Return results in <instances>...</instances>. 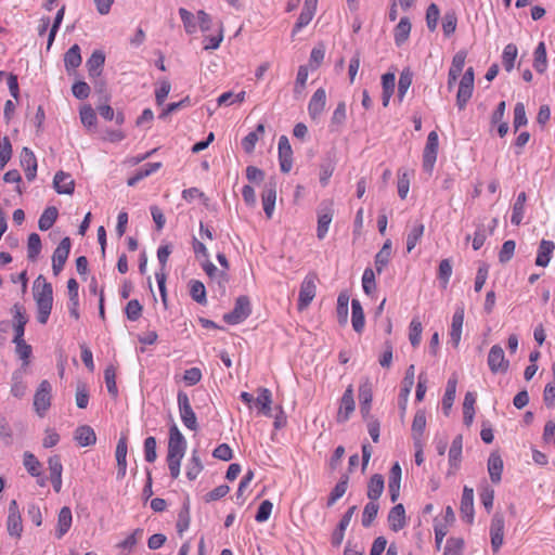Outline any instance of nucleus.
Masks as SVG:
<instances>
[{"label":"nucleus","mask_w":555,"mask_h":555,"mask_svg":"<svg viewBox=\"0 0 555 555\" xmlns=\"http://www.w3.org/2000/svg\"><path fill=\"white\" fill-rule=\"evenodd\" d=\"M34 298L38 309L37 320L40 324H46L53 306V288L42 275L34 283Z\"/></svg>","instance_id":"obj_1"},{"label":"nucleus","mask_w":555,"mask_h":555,"mask_svg":"<svg viewBox=\"0 0 555 555\" xmlns=\"http://www.w3.org/2000/svg\"><path fill=\"white\" fill-rule=\"evenodd\" d=\"M57 215L59 212L55 207L51 206L46 208L38 221L39 229L41 231H48L51 229L56 221Z\"/></svg>","instance_id":"obj_42"},{"label":"nucleus","mask_w":555,"mask_h":555,"mask_svg":"<svg viewBox=\"0 0 555 555\" xmlns=\"http://www.w3.org/2000/svg\"><path fill=\"white\" fill-rule=\"evenodd\" d=\"M411 33V23L408 17H402L395 28V41L397 46H401L406 41Z\"/></svg>","instance_id":"obj_41"},{"label":"nucleus","mask_w":555,"mask_h":555,"mask_svg":"<svg viewBox=\"0 0 555 555\" xmlns=\"http://www.w3.org/2000/svg\"><path fill=\"white\" fill-rule=\"evenodd\" d=\"M423 326L418 319H413L409 327V339L413 347H417L422 339Z\"/></svg>","instance_id":"obj_56"},{"label":"nucleus","mask_w":555,"mask_h":555,"mask_svg":"<svg viewBox=\"0 0 555 555\" xmlns=\"http://www.w3.org/2000/svg\"><path fill=\"white\" fill-rule=\"evenodd\" d=\"M457 16L454 11H448L442 17V30L446 37H450L456 30Z\"/></svg>","instance_id":"obj_49"},{"label":"nucleus","mask_w":555,"mask_h":555,"mask_svg":"<svg viewBox=\"0 0 555 555\" xmlns=\"http://www.w3.org/2000/svg\"><path fill=\"white\" fill-rule=\"evenodd\" d=\"M533 68L540 74L547 68L546 46L543 41L539 42L533 52Z\"/></svg>","instance_id":"obj_36"},{"label":"nucleus","mask_w":555,"mask_h":555,"mask_svg":"<svg viewBox=\"0 0 555 555\" xmlns=\"http://www.w3.org/2000/svg\"><path fill=\"white\" fill-rule=\"evenodd\" d=\"M464 306L459 305L455 308V311L452 317V323L450 328V341L454 347H457L461 341L463 323H464Z\"/></svg>","instance_id":"obj_14"},{"label":"nucleus","mask_w":555,"mask_h":555,"mask_svg":"<svg viewBox=\"0 0 555 555\" xmlns=\"http://www.w3.org/2000/svg\"><path fill=\"white\" fill-rule=\"evenodd\" d=\"M13 343L15 344L17 357L23 361V367H26L29 364V358L33 352L31 346L25 340H13Z\"/></svg>","instance_id":"obj_51"},{"label":"nucleus","mask_w":555,"mask_h":555,"mask_svg":"<svg viewBox=\"0 0 555 555\" xmlns=\"http://www.w3.org/2000/svg\"><path fill=\"white\" fill-rule=\"evenodd\" d=\"M555 249V244L552 241L542 240L539 245L535 264L539 267H546L552 258Z\"/></svg>","instance_id":"obj_27"},{"label":"nucleus","mask_w":555,"mask_h":555,"mask_svg":"<svg viewBox=\"0 0 555 555\" xmlns=\"http://www.w3.org/2000/svg\"><path fill=\"white\" fill-rule=\"evenodd\" d=\"M385 488L384 477L379 474H375L371 477L369 485H367V491L366 495L370 499V501H375L380 498L383 491Z\"/></svg>","instance_id":"obj_30"},{"label":"nucleus","mask_w":555,"mask_h":555,"mask_svg":"<svg viewBox=\"0 0 555 555\" xmlns=\"http://www.w3.org/2000/svg\"><path fill=\"white\" fill-rule=\"evenodd\" d=\"M73 521L72 511L69 507L64 506L61 508L57 517L56 538L61 539L70 529Z\"/></svg>","instance_id":"obj_29"},{"label":"nucleus","mask_w":555,"mask_h":555,"mask_svg":"<svg viewBox=\"0 0 555 555\" xmlns=\"http://www.w3.org/2000/svg\"><path fill=\"white\" fill-rule=\"evenodd\" d=\"M278 151L281 171L285 173L289 172L293 167V150L287 137H280Z\"/></svg>","instance_id":"obj_13"},{"label":"nucleus","mask_w":555,"mask_h":555,"mask_svg":"<svg viewBox=\"0 0 555 555\" xmlns=\"http://www.w3.org/2000/svg\"><path fill=\"white\" fill-rule=\"evenodd\" d=\"M179 15L188 34H194L197 25L194 15L184 8L179 9Z\"/></svg>","instance_id":"obj_58"},{"label":"nucleus","mask_w":555,"mask_h":555,"mask_svg":"<svg viewBox=\"0 0 555 555\" xmlns=\"http://www.w3.org/2000/svg\"><path fill=\"white\" fill-rule=\"evenodd\" d=\"M203 469V465L201 463L199 457L195 454V452L192 454V457L190 460V463L186 466V477L190 480H194L197 478L199 473Z\"/></svg>","instance_id":"obj_62"},{"label":"nucleus","mask_w":555,"mask_h":555,"mask_svg":"<svg viewBox=\"0 0 555 555\" xmlns=\"http://www.w3.org/2000/svg\"><path fill=\"white\" fill-rule=\"evenodd\" d=\"M177 401H178L180 418H181L183 425L190 430H193V431L197 430V428H198L197 417L191 406L189 396L183 391H179L178 396H177Z\"/></svg>","instance_id":"obj_4"},{"label":"nucleus","mask_w":555,"mask_h":555,"mask_svg":"<svg viewBox=\"0 0 555 555\" xmlns=\"http://www.w3.org/2000/svg\"><path fill=\"white\" fill-rule=\"evenodd\" d=\"M251 312L250 300L247 296H240L231 312L223 315L225 323L236 325L245 321Z\"/></svg>","instance_id":"obj_5"},{"label":"nucleus","mask_w":555,"mask_h":555,"mask_svg":"<svg viewBox=\"0 0 555 555\" xmlns=\"http://www.w3.org/2000/svg\"><path fill=\"white\" fill-rule=\"evenodd\" d=\"M476 396L473 392H467L463 402V422L466 426H470L474 421Z\"/></svg>","instance_id":"obj_40"},{"label":"nucleus","mask_w":555,"mask_h":555,"mask_svg":"<svg viewBox=\"0 0 555 555\" xmlns=\"http://www.w3.org/2000/svg\"><path fill=\"white\" fill-rule=\"evenodd\" d=\"M41 250V240L40 236L37 233H31L28 236L27 242V251H28V258L34 260L38 257Z\"/></svg>","instance_id":"obj_60"},{"label":"nucleus","mask_w":555,"mask_h":555,"mask_svg":"<svg viewBox=\"0 0 555 555\" xmlns=\"http://www.w3.org/2000/svg\"><path fill=\"white\" fill-rule=\"evenodd\" d=\"M261 199L264 214L268 219H271L273 216L276 201V183L274 181H269L266 183L261 194Z\"/></svg>","instance_id":"obj_16"},{"label":"nucleus","mask_w":555,"mask_h":555,"mask_svg":"<svg viewBox=\"0 0 555 555\" xmlns=\"http://www.w3.org/2000/svg\"><path fill=\"white\" fill-rule=\"evenodd\" d=\"M503 472V460L498 453H491L488 459V473L492 482L501 481Z\"/></svg>","instance_id":"obj_28"},{"label":"nucleus","mask_w":555,"mask_h":555,"mask_svg":"<svg viewBox=\"0 0 555 555\" xmlns=\"http://www.w3.org/2000/svg\"><path fill=\"white\" fill-rule=\"evenodd\" d=\"M474 91V68L468 67L462 75L456 94V105L460 109H464L470 100Z\"/></svg>","instance_id":"obj_6"},{"label":"nucleus","mask_w":555,"mask_h":555,"mask_svg":"<svg viewBox=\"0 0 555 555\" xmlns=\"http://www.w3.org/2000/svg\"><path fill=\"white\" fill-rule=\"evenodd\" d=\"M74 439L81 447H89L95 443L96 435L92 427L89 425H82L77 427L74 434Z\"/></svg>","instance_id":"obj_26"},{"label":"nucleus","mask_w":555,"mask_h":555,"mask_svg":"<svg viewBox=\"0 0 555 555\" xmlns=\"http://www.w3.org/2000/svg\"><path fill=\"white\" fill-rule=\"evenodd\" d=\"M317 294V275L307 274L300 284L298 297V310L304 311L313 300Z\"/></svg>","instance_id":"obj_7"},{"label":"nucleus","mask_w":555,"mask_h":555,"mask_svg":"<svg viewBox=\"0 0 555 555\" xmlns=\"http://www.w3.org/2000/svg\"><path fill=\"white\" fill-rule=\"evenodd\" d=\"M379 509V504L375 501H370L365 504L363 512H362V518L361 522L362 526L365 528H369L374 519L376 518Z\"/></svg>","instance_id":"obj_45"},{"label":"nucleus","mask_w":555,"mask_h":555,"mask_svg":"<svg viewBox=\"0 0 555 555\" xmlns=\"http://www.w3.org/2000/svg\"><path fill=\"white\" fill-rule=\"evenodd\" d=\"M412 85V73L409 69L402 70L398 82V99L401 102Z\"/></svg>","instance_id":"obj_53"},{"label":"nucleus","mask_w":555,"mask_h":555,"mask_svg":"<svg viewBox=\"0 0 555 555\" xmlns=\"http://www.w3.org/2000/svg\"><path fill=\"white\" fill-rule=\"evenodd\" d=\"M504 525V516L500 513H495L490 525L491 546L493 552H498L503 544Z\"/></svg>","instance_id":"obj_12"},{"label":"nucleus","mask_w":555,"mask_h":555,"mask_svg":"<svg viewBox=\"0 0 555 555\" xmlns=\"http://www.w3.org/2000/svg\"><path fill=\"white\" fill-rule=\"evenodd\" d=\"M354 410L353 389L350 385L344 392L340 399V406L338 411V421L345 422L349 418L350 414Z\"/></svg>","instance_id":"obj_22"},{"label":"nucleus","mask_w":555,"mask_h":555,"mask_svg":"<svg viewBox=\"0 0 555 555\" xmlns=\"http://www.w3.org/2000/svg\"><path fill=\"white\" fill-rule=\"evenodd\" d=\"M348 488V477L344 476L332 490L328 500L327 506H332L335 504L337 500H339L347 491Z\"/></svg>","instance_id":"obj_52"},{"label":"nucleus","mask_w":555,"mask_h":555,"mask_svg":"<svg viewBox=\"0 0 555 555\" xmlns=\"http://www.w3.org/2000/svg\"><path fill=\"white\" fill-rule=\"evenodd\" d=\"M190 295L194 301H196L199 305H206L207 298H206V288L205 285L197 280H192L190 282Z\"/></svg>","instance_id":"obj_46"},{"label":"nucleus","mask_w":555,"mask_h":555,"mask_svg":"<svg viewBox=\"0 0 555 555\" xmlns=\"http://www.w3.org/2000/svg\"><path fill=\"white\" fill-rule=\"evenodd\" d=\"M516 243L513 240L505 241L502 245V248L499 253V261L501 263L508 262L515 253Z\"/></svg>","instance_id":"obj_63"},{"label":"nucleus","mask_w":555,"mask_h":555,"mask_svg":"<svg viewBox=\"0 0 555 555\" xmlns=\"http://www.w3.org/2000/svg\"><path fill=\"white\" fill-rule=\"evenodd\" d=\"M104 379L106 384L107 391L116 397L118 395V388L116 385V370L113 365H108L104 371Z\"/></svg>","instance_id":"obj_55"},{"label":"nucleus","mask_w":555,"mask_h":555,"mask_svg":"<svg viewBox=\"0 0 555 555\" xmlns=\"http://www.w3.org/2000/svg\"><path fill=\"white\" fill-rule=\"evenodd\" d=\"M526 201H527L526 193L525 192L519 193L514 203L513 212H512V217H511V222L514 225H519L524 219Z\"/></svg>","instance_id":"obj_38"},{"label":"nucleus","mask_w":555,"mask_h":555,"mask_svg":"<svg viewBox=\"0 0 555 555\" xmlns=\"http://www.w3.org/2000/svg\"><path fill=\"white\" fill-rule=\"evenodd\" d=\"M21 166L25 171L26 179L33 181L37 175V158L28 147H23L21 152Z\"/></svg>","instance_id":"obj_19"},{"label":"nucleus","mask_w":555,"mask_h":555,"mask_svg":"<svg viewBox=\"0 0 555 555\" xmlns=\"http://www.w3.org/2000/svg\"><path fill=\"white\" fill-rule=\"evenodd\" d=\"M456 385H457V378L455 375H452L447 383L446 391L442 398V409L444 411V414L448 415L449 410L452 408L455 393H456Z\"/></svg>","instance_id":"obj_31"},{"label":"nucleus","mask_w":555,"mask_h":555,"mask_svg":"<svg viewBox=\"0 0 555 555\" xmlns=\"http://www.w3.org/2000/svg\"><path fill=\"white\" fill-rule=\"evenodd\" d=\"M51 399L52 386L47 379H44L39 384L34 396V409L40 417H43L50 409Z\"/></svg>","instance_id":"obj_3"},{"label":"nucleus","mask_w":555,"mask_h":555,"mask_svg":"<svg viewBox=\"0 0 555 555\" xmlns=\"http://www.w3.org/2000/svg\"><path fill=\"white\" fill-rule=\"evenodd\" d=\"M334 215L333 203H322L318 210V228L317 236L319 240H323L327 234L330 224Z\"/></svg>","instance_id":"obj_11"},{"label":"nucleus","mask_w":555,"mask_h":555,"mask_svg":"<svg viewBox=\"0 0 555 555\" xmlns=\"http://www.w3.org/2000/svg\"><path fill=\"white\" fill-rule=\"evenodd\" d=\"M27 388L22 370L14 371L12 374L11 395L15 398L22 399L26 395Z\"/></svg>","instance_id":"obj_32"},{"label":"nucleus","mask_w":555,"mask_h":555,"mask_svg":"<svg viewBox=\"0 0 555 555\" xmlns=\"http://www.w3.org/2000/svg\"><path fill=\"white\" fill-rule=\"evenodd\" d=\"M351 323L357 333L363 331L365 324L364 312L358 299H352L351 301Z\"/></svg>","instance_id":"obj_34"},{"label":"nucleus","mask_w":555,"mask_h":555,"mask_svg":"<svg viewBox=\"0 0 555 555\" xmlns=\"http://www.w3.org/2000/svg\"><path fill=\"white\" fill-rule=\"evenodd\" d=\"M80 120L88 128L95 126L96 115L90 105H85L80 108Z\"/></svg>","instance_id":"obj_64"},{"label":"nucleus","mask_w":555,"mask_h":555,"mask_svg":"<svg viewBox=\"0 0 555 555\" xmlns=\"http://www.w3.org/2000/svg\"><path fill=\"white\" fill-rule=\"evenodd\" d=\"M488 365L493 374L506 373L509 361L505 358L504 350L500 345H493L488 353Z\"/></svg>","instance_id":"obj_9"},{"label":"nucleus","mask_w":555,"mask_h":555,"mask_svg":"<svg viewBox=\"0 0 555 555\" xmlns=\"http://www.w3.org/2000/svg\"><path fill=\"white\" fill-rule=\"evenodd\" d=\"M82 62L80 48L78 44L72 46L64 55V65L68 73L75 70Z\"/></svg>","instance_id":"obj_33"},{"label":"nucleus","mask_w":555,"mask_h":555,"mask_svg":"<svg viewBox=\"0 0 555 555\" xmlns=\"http://www.w3.org/2000/svg\"><path fill=\"white\" fill-rule=\"evenodd\" d=\"M53 186L59 194H73L75 181L69 173L57 171L53 179Z\"/></svg>","instance_id":"obj_20"},{"label":"nucleus","mask_w":555,"mask_h":555,"mask_svg":"<svg viewBox=\"0 0 555 555\" xmlns=\"http://www.w3.org/2000/svg\"><path fill=\"white\" fill-rule=\"evenodd\" d=\"M388 524L390 529L395 532H398L405 527V509L402 504H397L389 511Z\"/></svg>","instance_id":"obj_23"},{"label":"nucleus","mask_w":555,"mask_h":555,"mask_svg":"<svg viewBox=\"0 0 555 555\" xmlns=\"http://www.w3.org/2000/svg\"><path fill=\"white\" fill-rule=\"evenodd\" d=\"M105 63V55L102 51L95 50L88 59L86 66L88 68L89 77L95 79L101 76L102 68Z\"/></svg>","instance_id":"obj_24"},{"label":"nucleus","mask_w":555,"mask_h":555,"mask_svg":"<svg viewBox=\"0 0 555 555\" xmlns=\"http://www.w3.org/2000/svg\"><path fill=\"white\" fill-rule=\"evenodd\" d=\"M372 390L369 385H361L359 388V400L361 404V413L365 416L370 413L371 403H372Z\"/></svg>","instance_id":"obj_47"},{"label":"nucleus","mask_w":555,"mask_h":555,"mask_svg":"<svg viewBox=\"0 0 555 555\" xmlns=\"http://www.w3.org/2000/svg\"><path fill=\"white\" fill-rule=\"evenodd\" d=\"M318 0H305L301 13L293 28V36L306 27L313 18L317 11Z\"/></svg>","instance_id":"obj_17"},{"label":"nucleus","mask_w":555,"mask_h":555,"mask_svg":"<svg viewBox=\"0 0 555 555\" xmlns=\"http://www.w3.org/2000/svg\"><path fill=\"white\" fill-rule=\"evenodd\" d=\"M23 464L26 470L34 477L40 475L41 464L38 459L30 452H25L23 456Z\"/></svg>","instance_id":"obj_50"},{"label":"nucleus","mask_w":555,"mask_h":555,"mask_svg":"<svg viewBox=\"0 0 555 555\" xmlns=\"http://www.w3.org/2000/svg\"><path fill=\"white\" fill-rule=\"evenodd\" d=\"M127 437L121 436L116 446V461H117V478L122 479L127 473Z\"/></svg>","instance_id":"obj_18"},{"label":"nucleus","mask_w":555,"mask_h":555,"mask_svg":"<svg viewBox=\"0 0 555 555\" xmlns=\"http://www.w3.org/2000/svg\"><path fill=\"white\" fill-rule=\"evenodd\" d=\"M326 105V92L323 88H319L312 94L308 103V113L311 119L317 120L320 118L325 109Z\"/></svg>","instance_id":"obj_15"},{"label":"nucleus","mask_w":555,"mask_h":555,"mask_svg":"<svg viewBox=\"0 0 555 555\" xmlns=\"http://www.w3.org/2000/svg\"><path fill=\"white\" fill-rule=\"evenodd\" d=\"M186 450V440L176 424L169 428L167 460H182Z\"/></svg>","instance_id":"obj_2"},{"label":"nucleus","mask_w":555,"mask_h":555,"mask_svg":"<svg viewBox=\"0 0 555 555\" xmlns=\"http://www.w3.org/2000/svg\"><path fill=\"white\" fill-rule=\"evenodd\" d=\"M264 133V125L259 124L255 131L249 132L243 140H242V147L246 153H251L255 150L256 143L258 142L259 138L262 137Z\"/></svg>","instance_id":"obj_39"},{"label":"nucleus","mask_w":555,"mask_h":555,"mask_svg":"<svg viewBox=\"0 0 555 555\" xmlns=\"http://www.w3.org/2000/svg\"><path fill=\"white\" fill-rule=\"evenodd\" d=\"M171 254V248L169 245H163L158 247L157 250V259L160 264L159 271L155 273V279L158 285V289L163 299V302L166 304V279L167 274L165 272V267L167 263V260L169 258V255Z\"/></svg>","instance_id":"obj_8"},{"label":"nucleus","mask_w":555,"mask_h":555,"mask_svg":"<svg viewBox=\"0 0 555 555\" xmlns=\"http://www.w3.org/2000/svg\"><path fill=\"white\" fill-rule=\"evenodd\" d=\"M70 246L69 237H64L53 253L52 262L65 263L70 251Z\"/></svg>","instance_id":"obj_43"},{"label":"nucleus","mask_w":555,"mask_h":555,"mask_svg":"<svg viewBox=\"0 0 555 555\" xmlns=\"http://www.w3.org/2000/svg\"><path fill=\"white\" fill-rule=\"evenodd\" d=\"M348 304H349V295L346 293H340L337 298V317L339 323H346L348 319Z\"/></svg>","instance_id":"obj_54"},{"label":"nucleus","mask_w":555,"mask_h":555,"mask_svg":"<svg viewBox=\"0 0 555 555\" xmlns=\"http://www.w3.org/2000/svg\"><path fill=\"white\" fill-rule=\"evenodd\" d=\"M7 529L11 537L20 539L23 532L22 516L18 504L12 500L9 504V514L7 519Z\"/></svg>","instance_id":"obj_10"},{"label":"nucleus","mask_w":555,"mask_h":555,"mask_svg":"<svg viewBox=\"0 0 555 555\" xmlns=\"http://www.w3.org/2000/svg\"><path fill=\"white\" fill-rule=\"evenodd\" d=\"M391 258V241L386 240L380 250L375 256V268L377 273H382Z\"/></svg>","instance_id":"obj_37"},{"label":"nucleus","mask_w":555,"mask_h":555,"mask_svg":"<svg viewBox=\"0 0 555 555\" xmlns=\"http://www.w3.org/2000/svg\"><path fill=\"white\" fill-rule=\"evenodd\" d=\"M463 547V539L451 537L447 540L443 555H462Z\"/></svg>","instance_id":"obj_57"},{"label":"nucleus","mask_w":555,"mask_h":555,"mask_svg":"<svg viewBox=\"0 0 555 555\" xmlns=\"http://www.w3.org/2000/svg\"><path fill=\"white\" fill-rule=\"evenodd\" d=\"M440 17V10L437 4L431 3L426 11V24L430 31H435Z\"/></svg>","instance_id":"obj_59"},{"label":"nucleus","mask_w":555,"mask_h":555,"mask_svg":"<svg viewBox=\"0 0 555 555\" xmlns=\"http://www.w3.org/2000/svg\"><path fill=\"white\" fill-rule=\"evenodd\" d=\"M254 402L258 406L259 413L268 417L272 415V393L268 388H259L258 396Z\"/></svg>","instance_id":"obj_25"},{"label":"nucleus","mask_w":555,"mask_h":555,"mask_svg":"<svg viewBox=\"0 0 555 555\" xmlns=\"http://www.w3.org/2000/svg\"><path fill=\"white\" fill-rule=\"evenodd\" d=\"M426 428V414L425 411H416L412 423V438L413 441H423V434Z\"/></svg>","instance_id":"obj_35"},{"label":"nucleus","mask_w":555,"mask_h":555,"mask_svg":"<svg viewBox=\"0 0 555 555\" xmlns=\"http://www.w3.org/2000/svg\"><path fill=\"white\" fill-rule=\"evenodd\" d=\"M424 224L415 222L406 236V251L411 253L424 234Z\"/></svg>","instance_id":"obj_44"},{"label":"nucleus","mask_w":555,"mask_h":555,"mask_svg":"<svg viewBox=\"0 0 555 555\" xmlns=\"http://www.w3.org/2000/svg\"><path fill=\"white\" fill-rule=\"evenodd\" d=\"M12 157V145L9 138L0 140V170H2Z\"/></svg>","instance_id":"obj_61"},{"label":"nucleus","mask_w":555,"mask_h":555,"mask_svg":"<svg viewBox=\"0 0 555 555\" xmlns=\"http://www.w3.org/2000/svg\"><path fill=\"white\" fill-rule=\"evenodd\" d=\"M517 53L518 50L514 43L505 46L502 54V64L507 72H511L514 68Z\"/></svg>","instance_id":"obj_48"},{"label":"nucleus","mask_w":555,"mask_h":555,"mask_svg":"<svg viewBox=\"0 0 555 555\" xmlns=\"http://www.w3.org/2000/svg\"><path fill=\"white\" fill-rule=\"evenodd\" d=\"M460 511L462 517L466 519L467 522H472L474 518V490L467 486L463 489V494L461 499Z\"/></svg>","instance_id":"obj_21"}]
</instances>
